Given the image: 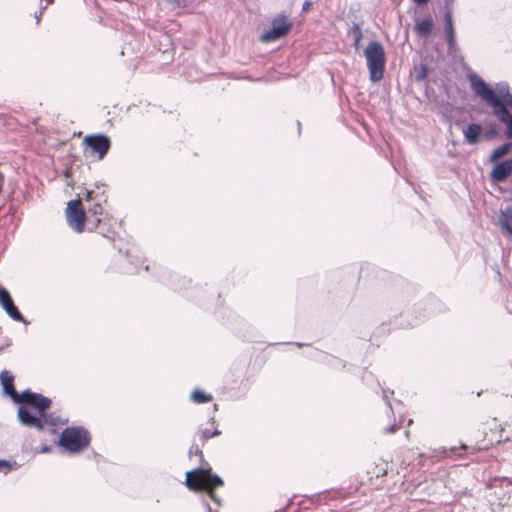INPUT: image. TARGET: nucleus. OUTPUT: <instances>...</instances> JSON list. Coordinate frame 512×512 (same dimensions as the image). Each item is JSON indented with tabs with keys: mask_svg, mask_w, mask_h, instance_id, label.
<instances>
[{
	"mask_svg": "<svg viewBox=\"0 0 512 512\" xmlns=\"http://www.w3.org/2000/svg\"><path fill=\"white\" fill-rule=\"evenodd\" d=\"M18 403L27 405L18 409V419L24 426L39 432L56 434L55 427L59 424V419L47 413L51 406L48 397L27 390L21 393Z\"/></svg>",
	"mask_w": 512,
	"mask_h": 512,
	"instance_id": "1",
	"label": "nucleus"
},
{
	"mask_svg": "<svg viewBox=\"0 0 512 512\" xmlns=\"http://www.w3.org/2000/svg\"><path fill=\"white\" fill-rule=\"evenodd\" d=\"M184 484L190 491L206 493L218 506L222 504V499L216 491L224 486V481L220 476L213 473L208 463L205 462V466L187 471Z\"/></svg>",
	"mask_w": 512,
	"mask_h": 512,
	"instance_id": "2",
	"label": "nucleus"
},
{
	"mask_svg": "<svg viewBox=\"0 0 512 512\" xmlns=\"http://www.w3.org/2000/svg\"><path fill=\"white\" fill-rule=\"evenodd\" d=\"M471 88L474 93L479 96L483 101L490 105L493 109V113L498 119L505 123L507 126L506 135L508 138H512V115L504 106V102L497 95V93L487 85L478 75L471 74L469 76Z\"/></svg>",
	"mask_w": 512,
	"mask_h": 512,
	"instance_id": "3",
	"label": "nucleus"
},
{
	"mask_svg": "<svg viewBox=\"0 0 512 512\" xmlns=\"http://www.w3.org/2000/svg\"><path fill=\"white\" fill-rule=\"evenodd\" d=\"M122 221L104 211L100 202L93 203L90 208L88 232H96L114 243L119 236Z\"/></svg>",
	"mask_w": 512,
	"mask_h": 512,
	"instance_id": "4",
	"label": "nucleus"
},
{
	"mask_svg": "<svg viewBox=\"0 0 512 512\" xmlns=\"http://www.w3.org/2000/svg\"><path fill=\"white\" fill-rule=\"evenodd\" d=\"M364 55L371 81L378 82L382 80L386 63L385 51L382 44L377 41H371L365 48Z\"/></svg>",
	"mask_w": 512,
	"mask_h": 512,
	"instance_id": "5",
	"label": "nucleus"
},
{
	"mask_svg": "<svg viewBox=\"0 0 512 512\" xmlns=\"http://www.w3.org/2000/svg\"><path fill=\"white\" fill-rule=\"evenodd\" d=\"M91 206L92 204L85 208L81 200H71L67 203L65 217L68 226L74 232L80 234L88 231Z\"/></svg>",
	"mask_w": 512,
	"mask_h": 512,
	"instance_id": "6",
	"label": "nucleus"
},
{
	"mask_svg": "<svg viewBox=\"0 0 512 512\" xmlns=\"http://www.w3.org/2000/svg\"><path fill=\"white\" fill-rule=\"evenodd\" d=\"M91 436L88 430L81 426L65 428L59 438V445L71 453H77L90 444Z\"/></svg>",
	"mask_w": 512,
	"mask_h": 512,
	"instance_id": "7",
	"label": "nucleus"
},
{
	"mask_svg": "<svg viewBox=\"0 0 512 512\" xmlns=\"http://www.w3.org/2000/svg\"><path fill=\"white\" fill-rule=\"evenodd\" d=\"M82 146L90 157L102 160L111 148V139L105 134H89L83 138Z\"/></svg>",
	"mask_w": 512,
	"mask_h": 512,
	"instance_id": "8",
	"label": "nucleus"
},
{
	"mask_svg": "<svg viewBox=\"0 0 512 512\" xmlns=\"http://www.w3.org/2000/svg\"><path fill=\"white\" fill-rule=\"evenodd\" d=\"M387 476V466L381 462L369 467L366 471L365 478L362 479L361 485L367 487V491H377L384 487Z\"/></svg>",
	"mask_w": 512,
	"mask_h": 512,
	"instance_id": "9",
	"label": "nucleus"
},
{
	"mask_svg": "<svg viewBox=\"0 0 512 512\" xmlns=\"http://www.w3.org/2000/svg\"><path fill=\"white\" fill-rule=\"evenodd\" d=\"M292 22L283 15L272 20V27L266 30L260 37L262 42L269 43L286 36L292 29Z\"/></svg>",
	"mask_w": 512,
	"mask_h": 512,
	"instance_id": "10",
	"label": "nucleus"
},
{
	"mask_svg": "<svg viewBox=\"0 0 512 512\" xmlns=\"http://www.w3.org/2000/svg\"><path fill=\"white\" fill-rule=\"evenodd\" d=\"M0 305L13 320L19 321V322L24 321L23 315L20 313L18 308L15 306L10 293L1 285H0Z\"/></svg>",
	"mask_w": 512,
	"mask_h": 512,
	"instance_id": "11",
	"label": "nucleus"
},
{
	"mask_svg": "<svg viewBox=\"0 0 512 512\" xmlns=\"http://www.w3.org/2000/svg\"><path fill=\"white\" fill-rule=\"evenodd\" d=\"M0 382L5 394L9 395L14 402H19L21 394L14 387V376L7 370L0 373Z\"/></svg>",
	"mask_w": 512,
	"mask_h": 512,
	"instance_id": "12",
	"label": "nucleus"
},
{
	"mask_svg": "<svg viewBox=\"0 0 512 512\" xmlns=\"http://www.w3.org/2000/svg\"><path fill=\"white\" fill-rule=\"evenodd\" d=\"M445 35H446V41L448 45V52L453 53L456 51V35H455V29L452 19L451 12L445 13Z\"/></svg>",
	"mask_w": 512,
	"mask_h": 512,
	"instance_id": "13",
	"label": "nucleus"
},
{
	"mask_svg": "<svg viewBox=\"0 0 512 512\" xmlns=\"http://www.w3.org/2000/svg\"><path fill=\"white\" fill-rule=\"evenodd\" d=\"M512 173V159L503 161L496 165L491 171V179L496 182L506 180Z\"/></svg>",
	"mask_w": 512,
	"mask_h": 512,
	"instance_id": "14",
	"label": "nucleus"
},
{
	"mask_svg": "<svg viewBox=\"0 0 512 512\" xmlns=\"http://www.w3.org/2000/svg\"><path fill=\"white\" fill-rule=\"evenodd\" d=\"M482 132V127L479 124H469L463 131L465 140L468 144H476Z\"/></svg>",
	"mask_w": 512,
	"mask_h": 512,
	"instance_id": "15",
	"label": "nucleus"
},
{
	"mask_svg": "<svg viewBox=\"0 0 512 512\" xmlns=\"http://www.w3.org/2000/svg\"><path fill=\"white\" fill-rule=\"evenodd\" d=\"M210 426L211 428H204L199 430L198 435L202 442H206L208 439L221 434V431L218 430L217 427L215 426L214 419L211 420Z\"/></svg>",
	"mask_w": 512,
	"mask_h": 512,
	"instance_id": "16",
	"label": "nucleus"
},
{
	"mask_svg": "<svg viewBox=\"0 0 512 512\" xmlns=\"http://www.w3.org/2000/svg\"><path fill=\"white\" fill-rule=\"evenodd\" d=\"M415 32L420 36H427L433 29V22L430 18H425L415 25Z\"/></svg>",
	"mask_w": 512,
	"mask_h": 512,
	"instance_id": "17",
	"label": "nucleus"
},
{
	"mask_svg": "<svg viewBox=\"0 0 512 512\" xmlns=\"http://www.w3.org/2000/svg\"><path fill=\"white\" fill-rule=\"evenodd\" d=\"M511 147H512L511 143H506V144H503L502 146L496 148L490 156V161L496 162L498 159L505 156L510 151Z\"/></svg>",
	"mask_w": 512,
	"mask_h": 512,
	"instance_id": "18",
	"label": "nucleus"
},
{
	"mask_svg": "<svg viewBox=\"0 0 512 512\" xmlns=\"http://www.w3.org/2000/svg\"><path fill=\"white\" fill-rule=\"evenodd\" d=\"M191 399L197 404H203L212 401L213 397L202 390H195L191 394Z\"/></svg>",
	"mask_w": 512,
	"mask_h": 512,
	"instance_id": "19",
	"label": "nucleus"
},
{
	"mask_svg": "<svg viewBox=\"0 0 512 512\" xmlns=\"http://www.w3.org/2000/svg\"><path fill=\"white\" fill-rule=\"evenodd\" d=\"M497 95L501 98V100L504 102V106L507 108V106L512 107V95L506 91H499Z\"/></svg>",
	"mask_w": 512,
	"mask_h": 512,
	"instance_id": "20",
	"label": "nucleus"
},
{
	"mask_svg": "<svg viewBox=\"0 0 512 512\" xmlns=\"http://www.w3.org/2000/svg\"><path fill=\"white\" fill-rule=\"evenodd\" d=\"M12 466L7 460H0V472L7 474L11 470Z\"/></svg>",
	"mask_w": 512,
	"mask_h": 512,
	"instance_id": "21",
	"label": "nucleus"
},
{
	"mask_svg": "<svg viewBox=\"0 0 512 512\" xmlns=\"http://www.w3.org/2000/svg\"><path fill=\"white\" fill-rule=\"evenodd\" d=\"M84 200L89 203V205L96 203V196L94 191H87L84 197Z\"/></svg>",
	"mask_w": 512,
	"mask_h": 512,
	"instance_id": "22",
	"label": "nucleus"
},
{
	"mask_svg": "<svg viewBox=\"0 0 512 512\" xmlns=\"http://www.w3.org/2000/svg\"><path fill=\"white\" fill-rule=\"evenodd\" d=\"M192 454L199 455L201 457L202 461H204L203 453L199 449L198 445H192L190 447L189 455L191 456Z\"/></svg>",
	"mask_w": 512,
	"mask_h": 512,
	"instance_id": "23",
	"label": "nucleus"
},
{
	"mask_svg": "<svg viewBox=\"0 0 512 512\" xmlns=\"http://www.w3.org/2000/svg\"><path fill=\"white\" fill-rule=\"evenodd\" d=\"M354 32L356 34V45H357L362 38V32H361L360 27L356 25L354 27Z\"/></svg>",
	"mask_w": 512,
	"mask_h": 512,
	"instance_id": "24",
	"label": "nucleus"
},
{
	"mask_svg": "<svg viewBox=\"0 0 512 512\" xmlns=\"http://www.w3.org/2000/svg\"><path fill=\"white\" fill-rule=\"evenodd\" d=\"M398 429H399V427L396 424H393L386 429V432L387 433H395Z\"/></svg>",
	"mask_w": 512,
	"mask_h": 512,
	"instance_id": "25",
	"label": "nucleus"
},
{
	"mask_svg": "<svg viewBox=\"0 0 512 512\" xmlns=\"http://www.w3.org/2000/svg\"><path fill=\"white\" fill-rule=\"evenodd\" d=\"M51 448L50 446L44 444L41 449H40V452H43V453H47V452H50Z\"/></svg>",
	"mask_w": 512,
	"mask_h": 512,
	"instance_id": "26",
	"label": "nucleus"
},
{
	"mask_svg": "<svg viewBox=\"0 0 512 512\" xmlns=\"http://www.w3.org/2000/svg\"><path fill=\"white\" fill-rule=\"evenodd\" d=\"M413 2L417 5H425L429 2V0H413Z\"/></svg>",
	"mask_w": 512,
	"mask_h": 512,
	"instance_id": "27",
	"label": "nucleus"
},
{
	"mask_svg": "<svg viewBox=\"0 0 512 512\" xmlns=\"http://www.w3.org/2000/svg\"><path fill=\"white\" fill-rule=\"evenodd\" d=\"M310 6H311V3L306 1L304 4H303V11H308L310 9Z\"/></svg>",
	"mask_w": 512,
	"mask_h": 512,
	"instance_id": "28",
	"label": "nucleus"
},
{
	"mask_svg": "<svg viewBox=\"0 0 512 512\" xmlns=\"http://www.w3.org/2000/svg\"><path fill=\"white\" fill-rule=\"evenodd\" d=\"M494 134H495V132H494V131L489 132V133H487V134H486V138H487V139H491V138L494 136Z\"/></svg>",
	"mask_w": 512,
	"mask_h": 512,
	"instance_id": "29",
	"label": "nucleus"
},
{
	"mask_svg": "<svg viewBox=\"0 0 512 512\" xmlns=\"http://www.w3.org/2000/svg\"><path fill=\"white\" fill-rule=\"evenodd\" d=\"M425 75H426V71L424 70L423 75L421 77H418V79L425 77Z\"/></svg>",
	"mask_w": 512,
	"mask_h": 512,
	"instance_id": "30",
	"label": "nucleus"
},
{
	"mask_svg": "<svg viewBox=\"0 0 512 512\" xmlns=\"http://www.w3.org/2000/svg\"><path fill=\"white\" fill-rule=\"evenodd\" d=\"M508 484L512 485V479H507Z\"/></svg>",
	"mask_w": 512,
	"mask_h": 512,
	"instance_id": "31",
	"label": "nucleus"
}]
</instances>
